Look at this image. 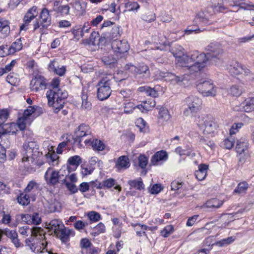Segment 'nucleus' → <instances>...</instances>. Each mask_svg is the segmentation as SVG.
Wrapping results in <instances>:
<instances>
[{
	"label": "nucleus",
	"mask_w": 254,
	"mask_h": 254,
	"mask_svg": "<svg viewBox=\"0 0 254 254\" xmlns=\"http://www.w3.org/2000/svg\"><path fill=\"white\" fill-rule=\"evenodd\" d=\"M178 66L184 67L185 73L181 76H178L170 72L160 73V79L164 78L165 80L171 81L174 83H179L185 80H189V75H192L195 74V72L191 71L189 67L192 66L193 59H192V54L190 56L184 54L176 61Z\"/></svg>",
	"instance_id": "1"
},
{
	"label": "nucleus",
	"mask_w": 254,
	"mask_h": 254,
	"mask_svg": "<svg viewBox=\"0 0 254 254\" xmlns=\"http://www.w3.org/2000/svg\"><path fill=\"white\" fill-rule=\"evenodd\" d=\"M59 83V79L54 78L51 82L52 89L48 91L46 94L48 104L53 107L55 113H58L61 109L63 108L65 99L68 96L67 92L62 91L58 88Z\"/></svg>",
	"instance_id": "2"
},
{
	"label": "nucleus",
	"mask_w": 254,
	"mask_h": 254,
	"mask_svg": "<svg viewBox=\"0 0 254 254\" xmlns=\"http://www.w3.org/2000/svg\"><path fill=\"white\" fill-rule=\"evenodd\" d=\"M32 236L25 240V244L28 246L32 252H35L37 249V252H39L41 247L40 245L44 247L43 250L45 249L48 243L42 242L41 241L45 240V232L40 227H35L31 229Z\"/></svg>",
	"instance_id": "3"
},
{
	"label": "nucleus",
	"mask_w": 254,
	"mask_h": 254,
	"mask_svg": "<svg viewBox=\"0 0 254 254\" xmlns=\"http://www.w3.org/2000/svg\"><path fill=\"white\" fill-rule=\"evenodd\" d=\"M195 122L199 129L203 130L204 135L210 136L215 135L218 126L211 119L207 116L201 115L195 119Z\"/></svg>",
	"instance_id": "4"
},
{
	"label": "nucleus",
	"mask_w": 254,
	"mask_h": 254,
	"mask_svg": "<svg viewBox=\"0 0 254 254\" xmlns=\"http://www.w3.org/2000/svg\"><path fill=\"white\" fill-rule=\"evenodd\" d=\"M192 59L193 63L192 66L189 68L191 71L195 72V73L200 71L203 68L207 65L210 58L206 54L199 53L197 51L192 53Z\"/></svg>",
	"instance_id": "5"
},
{
	"label": "nucleus",
	"mask_w": 254,
	"mask_h": 254,
	"mask_svg": "<svg viewBox=\"0 0 254 254\" xmlns=\"http://www.w3.org/2000/svg\"><path fill=\"white\" fill-rule=\"evenodd\" d=\"M113 79L108 77H105L100 80L97 84V97L101 101L108 99L110 96L112 90L111 86Z\"/></svg>",
	"instance_id": "6"
},
{
	"label": "nucleus",
	"mask_w": 254,
	"mask_h": 254,
	"mask_svg": "<svg viewBox=\"0 0 254 254\" xmlns=\"http://www.w3.org/2000/svg\"><path fill=\"white\" fill-rule=\"evenodd\" d=\"M187 108H185L183 114L186 117L192 115L197 112L202 104L201 99L196 96L191 95L186 99Z\"/></svg>",
	"instance_id": "7"
},
{
	"label": "nucleus",
	"mask_w": 254,
	"mask_h": 254,
	"mask_svg": "<svg viewBox=\"0 0 254 254\" xmlns=\"http://www.w3.org/2000/svg\"><path fill=\"white\" fill-rule=\"evenodd\" d=\"M23 147L22 162H26L30 159L33 162L36 156V154L38 153L37 143L34 141H28L24 143Z\"/></svg>",
	"instance_id": "8"
},
{
	"label": "nucleus",
	"mask_w": 254,
	"mask_h": 254,
	"mask_svg": "<svg viewBox=\"0 0 254 254\" xmlns=\"http://www.w3.org/2000/svg\"><path fill=\"white\" fill-rule=\"evenodd\" d=\"M198 91L204 96L214 97L217 93V87L211 80H203L197 84Z\"/></svg>",
	"instance_id": "9"
},
{
	"label": "nucleus",
	"mask_w": 254,
	"mask_h": 254,
	"mask_svg": "<svg viewBox=\"0 0 254 254\" xmlns=\"http://www.w3.org/2000/svg\"><path fill=\"white\" fill-rule=\"evenodd\" d=\"M64 176L62 170L58 171L49 167L45 173V179L48 184L55 186L58 183H61V180L63 179L62 177Z\"/></svg>",
	"instance_id": "10"
},
{
	"label": "nucleus",
	"mask_w": 254,
	"mask_h": 254,
	"mask_svg": "<svg viewBox=\"0 0 254 254\" xmlns=\"http://www.w3.org/2000/svg\"><path fill=\"white\" fill-rule=\"evenodd\" d=\"M40 18L41 19L40 23L36 21L34 24V30H36L38 28H40V32H42V29H47L51 23V17L49 14V11L46 8L42 9L40 14Z\"/></svg>",
	"instance_id": "11"
},
{
	"label": "nucleus",
	"mask_w": 254,
	"mask_h": 254,
	"mask_svg": "<svg viewBox=\"0 0 254 254\" xmlns=\"http://www.w3.org/2000/svg\"><path fill=\"white\" fill-rule=\"evenodd\" d=\"M91 134V129L88 125L82 124L79 125L76 129L74 132L73 139L75 142L80 144L82 137L87 136H90Z\"/></svg>",
	"instance_id": "12"
},
{
	"label": "nucleus",
	"mask_w": 254,
	"mask_h": 254,
	"mask_svg": "<svg viewBox=\"0 0 254 254\" xmlns=\"http://www.w3.org/2000/svg\"><path fill=\"white\" fill-rule=\"evenodd\" d=\"M207 51V55L210 58V60L214 61L215 59H219L221 55L222 54V50L219 44L217 43H211L206 48Z\"/></svg>",
	"instance_id": "13"
},
{
	"label": "nucleus",
	"mask_w": 254,
	"mask_h": 254,
	"mask_svg": "<svg viewBox=\"0 0 254 254\" xmlns=\"http://www.w3.org/2000/svg\"><path fill=\"white\" fill-rule=\"evenodd\" d=\"M112 48L117 56H120L122 54L127 52L129 46L126 41L118 40L117 39L112 42Z\"/></svg>",
	"instance_id": "14"
},
{
	"label": "nucleus",
	"mask_w": 254,
	"mask_h": 254,
	"mask_svg": "<svg viewBox=\"0 0 254 254\" xmlns=\"http://www.w3.org/2000/svg\"><path fill=\"white\" fill-rule=\"evenodd\" d=\"M47 86L46 79L42 76L37 75L30 82V89L34 92L45 89Z\"/></svg>",
	"instance_id": "15"
},
{
	"label": "nucleus",
	"mask_w": 254,
	"mask_h": 254,
	"mask_svg": "<svg viewBox=\"0 0 254 254\" xmlns=\"http://www.w3.org/2000/svg\"><path fill=\"white\" fill-rule=\"evenodd\" d=\"M228 70L232 75H236L240 74L247 75L250 70L237 62H234L228 67Z\"/></svg>",
	"instance_id": "16"
},
{
	"label": "nucleus",
	"mask_w": 254,
	"mask_h": 254,
	"mask_svg": "<svg viewBox=\"0 0 254 254\" xmlns=\"http://www.w3.org/2000/svg\"><path fill=\"white\" fill-rule=\"evenodd\" d=\"M170 50L173 55L176 58V61L184 54V49L180 45H176L170 49L169 44L165 43L160 46V50Z\"/></svg>",
	"instance_id": "17"
},
{
	"label": "nucleus",
	"mask_w": 254,
	"mask_h": 254,
	"mask_svg": "<svg viewBox=\"0 0 254 254\" xmlns=\"http://www.w3.org/2000/svg\"><path fill=\"white\" fill-rule=\"evenodd\" d=\"M24 191L31 195L32 201L36 199V196L39 191V185L35 181H30L24 190Z\"/></svg>",
	"instance_id": "18"
},
{
	"label": "nucleus",
	"mask_w": 254,
	"mask_h": 254,
	"mask_svg": "<svg viewBox=\"0 0 254 254\" xmlns=\"http://www.w3.org/2000/svg\"><path fill=\"white\" fill-rule=\"evenodd\" d=\"M120 35L119 26L114 24L109 31L102 33L101 38H103L106 41H113L114 38H117Z\"/></svg>",
	"instance_id": "19"
},
{
	"label": "nucleus",
	"mask_w": 254,
	"mask_h": 254,
	"mask_svg": "<svg viewBox=\"0 0 254 254\" xmlns=\"http://www.w3.org/2000/svg\"><path fill=\"white\" fill-rule=\"evenodd\" d=\"M74 232L64 226V228L60 230L56 234V236L60 238L63 243H66L69 240L70 236H74Z\"/></svg>",
	"instance_id": "20"
},
{
	"label": "nucleus",
	"mask_w": 254,
	"mask_h": 254,
	"mask_svg": "<svg viewBox=\"0 0 254 254\" xmlns=\"http://www.w3.org/2000/svg\"><path fill=\"white\" fill-rule=\"evenodd\" d=\"M10 32L8 21L3 18H0V37H6Z\"/></svg>",
	"instance_id": "21"
},
{
	"label": "nucleus",
	"mask_w": 254,
	"mask_h": 254,
	"mask_svg": "<svg viewBox=\"0 0 254 254\" xmlns=\"http://www.w3.org/2000/svg\"><path fill=\"white\" fill-rule=\"evenodd\" d=\"M64 226L62 222L58 219H54L51 220L47 225V229L51 231H53L56 235L60 229L63 228Z\"/></svg>",
	"instance_id": "22"
},
{
	"label": "nucleus",
	"mask_w": 254,
	"mask_h": 254,
	"mask_svg": "<svg viewBox=\"0 0 254 254\" xmlns=\"http://www.w3.org/2000/svg\"><path fill=\"white\" fill-rule=\"evenodd\" d=\"M208 169V165L205 164H201L199 165L198 166V170L195 172L196 178L199 181L204 180L206 176Z\"/></svg>",
	"instance_id": "23"
},
{
	"label": "nucleus",
	"mask_w": 254,
	"mask_h": 254,
	"mask_svg": "<svg viewBox=\"0 0 254 254\" xmlns=\"http://www.w3.org/2000/svg\"><path fill=\"white\" fill-rule=\"evenodd\" d=\"M69 166L67 167L68 173L70 172L74 171L81 163V159L78 156H74L70 157L68 159Z\"/></svg>",
	"instance_id": "24"
},
{
	"label": "nucleus",
	"mask_w": 254,
	"mask_h": 254,
	"mask_svg": "<svg viewBox=\"0 0 254 254\" xmlns=\"http://www.w3.org/2000/svg\"><path fill=\"white\" fill-rule=\"evenodd\" d=\"M130 166L128 158L127 156H121L117 160L116 166L117 169H127Z\"/></svg>",
	"instance_id": "25"
},
{
	"label": "nucleus",
	"mask_w": 254,
	"mask_h": 254,
	"mask_svg": "<svg viewBox=\"0 0 254 254\" xmlns=\"http://www.w3.org/2000/svg\"><path fill=\"white\" fill-rule=\"evenodd\" d=\"M82 103L81 109L85 111H88L91 109L92 104L88 100V95L87 91L83 90L81 95Z\"/></svg>",
	"instance_id": "26"
},
{
	"label": "nucleus",
	"mask_w": 254,
	"mask_h": 254,
	"mask_svg": "<svg viewBox=\"0 0 254 254\" xmlns=\"http://www.w3.org/2000/svg\"><path fill=\"white\" fill-rule=\"evenodd\" d=\"M102 61L110 68H114L117 66L118 63L117 59L113 55H106L102 57Z\"/></svg>",
	"instance_id": "27"
},
{
	"label": "nucleus",
	"mask_w": 254,
	"mask_h": 254,
	"mask_svg": "<svg viewBox=\"0 0 254 254\" xmlns=\"http://www.w3.org/2000/svg\"><path fill=\"white\" fill-rule=\"evenodd\" d=\"M244 111L250 113L254 111V97H249L245 100L242 103Z\"/></svg>",
	"instance_id": "28"
},
{
	"label": "nucleus",
	"mask_w": 254,
	"mask_h": 254,
	"mask_svg": "<svg viewBox=\"0 0 254 254\" xmlns=\"http://www.w3.org/2000/svg\"><path fill=\"white\" fill-rule=\"evenodd\" d=\"M248 147V142L245 138H242L237 140L236 149L238 153L242 154L247 149Z\"/></svg>",
	"instance_id": "29"
},
{
	"label": "nucleus",
	"mask_w": 254,
	"mask_h": 254,
	"mask_svg": "<svg viewBox=\"0 0 254 254\" xmlns=\"http://www.w3.org/2000/svg\"><path fill=\"white\" fill-rule=\"evenodd\" d=\"M223 203V201L217 198H212L207 201L202 206V208H219Z\"/></svg>",
	"instance_id": "30"
},
{
	"label": "nucleus",
	"mask_w": 254,
	"mask_h": 254,
	"mask_svg": "<svg viewBox=\"0 0 254 254\" xmlns=\"http://www.w3.org/2000/svg\"><path fill=\"white\" fill-rule=\"evenodd\" d=\"M249 188L248 184L245 182H242L238 184L237 187L234 190L233 194H244L246 193Z\"/></svg>",
	"instance_id": "31"
},
{
	"label": "nucleus",
	"mask_w": 254,
	"mask_h": 254,
	"mask_svg": "<svg viewBox=\"0 0 254 254\" xmlns=\"http://www.w3.org/2000/svg\"><path fill=\"white\" fill-rule=\"evenodd\" d=\"M32 201V198L31 195L27 193L23 192L20 193V194L17 197L18 202L22 205H27L30 202Z\"/></svg>",
	"instance_id": "32"
},
{
	"label": "nucleus",
	"mask_w": 254,
	"mask_h": 254,
	"mask_svg": "<svg viewBox=\"0 0 254 254\" xmlns=\"http://www.w3.org/2000/svg\"><path fill=\"white\" fill-rule=\"evenodd\" d=\"M58 4L59 3L58 2L54 3V10L55 11L63 15H67L69 13L70 7L68 5H60L58 6Z\"/></svg>",
	"instance_id": "33"
},
{
	"label": "nucleus",
	"mask_w": 254,
	"mask_h": 254,
	"mask_svg": "<svg viewBox=\"0 0 254 254\" xmlns=\"http://www.w3.org/2000/svg\"><path fill=\"white\" fill-rule=\"evenodd\" d=\"M15 127L16 125L14 123L10 124V125H0V134H5L10 132L15 133V131L12 130V128H15Z\"/></svg>",
	"instance_id": "34"
},
{
	"label": "nucleus",
	"mask_w": 254,
	"mask_h": 254,
	"mask_svg": "<svg viewBox=\"0 0 254 254\" xmlns=\"http://www.w3.org/2000/svg\"><path fill=\"white\" fill-rule=\"evenodd\" d=\"M171 118L168 110L165 108L160 109V123L162 124L167 122Z\"/></svg>",
	"instance_id": "35"
},
{
	"label": "nucleus",
	"mask_w": 254,
	"mask_h": 254,
	"mask_svg": "<svg viewBox=\"0 0 254 254\" xmlns=\"http://www.w3.org/2000/svg\"><path fill=\"white\" fill-rule=\"evenodd\" d=\"M61 184H64L71 193L73 194L77 192L78 189L74 183L67 181V176L61 180Z\"/></svg>",
	"instance_id": "36"
},
{
	"label": "nucleus",
	"mask_w": 254,
	"mask_h": 254,
	"mask_svg": "<svg viewBox=\"0 0 254 254\" xmlns=\"http://www.w3.org/2000/svg\"><path fill=\"white\" fill-rule=\"evenodd\" d=\"M244 92L243 87L240 85H235L231 87L229 93L234 97L240 96Z\"/></svg>",
	"instance_id": "37"
},
{
	"label": "nucleus",
	"mask_w": 254,
	"mask_h": 254,
	"mask_svg": "<svg viewBox=\"0 0 254 254\" xmlns=\"http://www.w3.org/2000/svg\"><path fill=\"white\" fill-rule=\"evenodd\" d=\"M138 90L141 92L145 93L147 95L152 97H156L158 96L157 91L153 88L148 86H142L138 88Z\"/></svg>",
	"instance_id": "38"
},
{
	"label": "nucleus",
	"mask_w": 254,
	"mask_h": 254,
	"mask_svg": "<svg viewBox=\"0 0 254 254\" xmlns=\"http://www.w3.org/2000/svg\"><path fill=\"white\" fill-rule=\"evenodd\" d=\"M128 184L130 186V189L134 188L139 190L144 189V186L141 178H139L138 180H129L128 182Z\"/></svg>",
	"instance_id": "39"
},
{
	"label": "nucleus",
	"mask_w": 254,
	"mask_h": 254,
	"mask_svg": "<svg viewBox=\"0 0 254 254\" xmlns=\"http://www.w3.org/2000/svg\"><path fill=\"white\" fill-rule=\"evenodd\" d=\"M10 53L12 54L17 51H20L22 48L21 41L20 39H17L15 42H13L11 45L9 47Z\"/></svg>",
	"instance_id": "40"
},
{
	"label": "nucleus",
	"mask_w": 254,
	"mask_h": 254,
	"mask_svg": "<svg viewBox=\"0 0 254 254\" xmlns=\"http://www.w3.org/2000/svg\"><path fill=\"white\" fill-rule=\"evenodd\" d=\"M36 16V15H33L31 14L30 12H27L24 17V23H23L20 26V30H26V27L28 25V24L35 18Z\"/></svg>",
	"instance_id": "41"
},
{
	"label": "nucleus",
	"mask_w": 254,
	"mask_h": 254,
	"mask_svg": "<svg viewBox=\"0 0 254 254\" xmlns=\"http://www.w3.org/2000/svg\"><path fill=\"white\" fill-rule=\"evenodd\" d=\"M87 216L88 218L93 222H98L101 219L100 213L94 211H89L88 212Z\"/></svg>",
	"instance_id": "42"
},
{
	"label": "nucleus",
	"mask_w": 254,
	"mask_h": 254,
	"mask_svg": "<svg viewBox=\"0 0 254 254\" xmlns=\"http://www.w3.org/2000/svg\"><path fill=\"white\" fill-rule=\"evenodd\" d=\"M91 145L93 148L97 151H102L105 149V145L100 140L93 139Z\"/></svg>",
	"instance_id": "43"
},
{
	"label": "nucleus",
	"mask_w": 254,
	"mask_h": 254,
	"mask_svg": "<svg viewBox=\"0 0 254 254\" xmlns=\"http://www.w3.org/2000/svg\"><path fill=\"white\" fill-rule=\"evenodd\" d=\"M234 143V140L231 136L229 138L225 139L223 140V141L221 143V146L226 149H230L233 147Z\"/></svg>",
	"instance_id": "44"
},
{
	"label": "nucleus",
	"mask_w": 254,
	"mask_h": 254,
	"mask_svg": "<svg viewBox=\"0 0 254 254\" xmlns=\"http://www.w3.org/2000/svg\"><path fill=\"white\" fill-rule=\"evenodd\" d=\"M74 9L80 13H83L86 8V4L84 2L81 3L79 1H76L72 4Z\"/></svg>",
	"instance_id": "45"
},
{
	"label": "nucleus",
	"mask_w": 254,
	"mask_h": 254,
	"mask_svg": "<svg viewBox=\"0 0 254 254\" xmlns=\"http://www.w3.org/2000/svg\"><path fill=\"white\" fill-rule=\"evenodd\" d=\"M55 62H51L49 65L51 69H53L54 70V71L59 75H60V76L63 75L64 74L65 71V67H64V66H62L61 67H58V68H56L55 67Z\"/></svg>",
	"instance_id": "46"
},
{
	"label": "nucleus",
	"mask_w": 254,
	"mask_h": 254,
	"mask_svg": "<svg viewBox=\"0 0 254 254\" xmlns=\"http://www.w3.org/2000/svg\"><path fill=\"white\" fill-rule=\"evenodd\" d=\"M244 126L243 123H238L234 124L229 130V133L231 136L237 133L240 128Z\"/></svg>",
	"instance_id": "47"
},
{
	"label": "nucleus",
	"mask_w": 254,
	"mask_h": 254,
	"mask_svg": "<svg viewBox=\"0 0 254 254\" xmlns=\"http://www.w3.org/2000/svg\"><path fill=\"white\" fill-rule=\"evenodd\" d=\"M142 103L143 104V110L145 111L151 110L156 104V102L154 99H150L148 101H144Z\"/></svg>",
	"instance_id": "48"
},
{
	"label": "nucleus",
	"mask_w": 254,
	"mask_h": 254,
	"mask_svg": "<svg viewBox=\"0 0 254 254\" xmlns=\"http://www.w3.org/2000/svg\"><path fill=\"white\" fill-rule=\"evenodd\" d=\"M114 23L111 22V21H105L101 27V32L102 33H105L106 32L109 31V30H110L111 27L114 26Z\"/></svg>",
	"instance_id": "49"
},
{
	"label": "nucleus",
	"mask_w": 254,
	"mask_h": 254,
	"mask_svg": "<svg viewBox=\"0 0 254 254\" xmlns=\"http://www.w3.org/2000/svg\"><path fill=\"white\" fill-rule=\"evenodd\" d=\"M124 70L133 75H136L137 66L131 63L126 64L124 66Z\"/></svg>",
	"instance_id": "50"
},
{
	"label": "nucleus",
	"mask_w": 254,
	"mask_h": 254,
	"mask_svg": "<svg viewBox=\"0 0 254 254\" xmlns=\"http://www.w3.org/2000/svg\"><path fill=\"white\" fill-rule=\"evenodd\" d=\"M138 162L139 166L142 169H144L147 164L148 159L144 155H140L138 157Z\"/></svg>",
	"instance_id": "51"
},
{
	"label": "nucleus",
	"mask_w": 254,
	"mask_h": 254,
	"mask_svg": "<svg viewBox=\"0 0 254 254\" xmlns=\"http://www.w3.org/2000/svg\"><path fill=\"white\" fill-rule=\"evenodd\" d=\"M12 54L10 53L9 48L7 45H3L0 46V57H4Z\"/></svg>",
	"instance_id": "52"
},
{
	"label": "nucleus",
	"mask_w": 254,
	"mask_h": 254,
	"mask_svg": "<svg viewBox=\"0 0 254 254\" xmlns=\"http://www.w3.org/2000/svg\"><path fill=\"white\" fill-rule=\"evenodd\" d=\"M174 231V228L172 225H168L166 226L163 230L161 232V235L165 238L167 237Z\"/></svg>",
	"instance_id": "53"
},
{
	"label": "nucleus",
	"mask_w": 254,
	"mask_h": 254,
	"mask_svg": "<svg viewBox=\"0 0 254 254\" xmlns=\"http://www.w3.org/2000/svg\"><path fill=\"white\" fill-rule=\"evenodd\" d=\"M94 229L97 231V232H94L93 233L95 236L98 235L100 233H104L106 230L105 226L104 224L102 222H100L97 224Z\"/></svg>",
	"instance_id": "54"
},
{
	"label": "nucleus",
	"mask_w": 254,
	"mask_h": 254,
	"mask_svg": "<svg viewBox=\"0 0 254 254\" xmlns=\"http://www.w3.org/2000/svg\"><path fill=\"white\" fill-rule=\"evenodd\" d=\"M135 108L136 107H134V105L132 103H126L124 107V113L127 114H131Z\"/></svg>",
	"instance_id": "55"
},
{
	"label": "nucleus",
	"mask_w": 254,
	"mask_h": 254,
	"mask_svg": "<svg viewBox=\"0 0 254 254\" xmlns=\"http://www.w3.org/2000/svg\"><path fill=\"white\" fill-rule=\"evenodd\" d=\"M90 24L89 23L85 22L84 23V25H83L82 27L81 28H78L77 29V32H79L80 33V35L83 37L84 35V34L85 33H88L89 32V30L90 29Z\"/></svg>",
	"instance_id": "56"
},
{
	"label": "nucleus",
	"mask_w": 254,
	"mask_h": 254,
	"mask_svg": "<svg viewBox=\"0 0 254 254\" xmlns=\"http://www.w3.org/2000/svg\"><path fill=\"white\" fill-rule=\"evenodd\" d=\"M70 139L66 138V140L63 141L59 143L57 148V154H62L63 151V149L65 147L66 145H68L69 142H70Z\"/></svg>",
	"instance_id": "57"
},
{
	"label": "nucleus",
	"mask_w": 254,
	"mask_h": 254,
	"mask_svg": "<svg viewBox=\"0 0 254 254\" xmlns=\"http://www.w3.org/2000/svg\"><path fill=\"white\" fill-rule=\"evenodd\" d=\"M168 158V154L166 151L160 150V165L167 161Z\"/></svg>",
	"instance_id": "58"
},
{
	"label": "nucleus",
	"mask_w": 254,
	"mask_h": 254,
	"mask_svg": "<svg viewBox=\"0 0 254 254\" xmlns=\"http://www.w3.org/2000/svg\"><path fill=\"white\" fill-rule=\"evenodd\" d=\"M234 239L232 237H228L226 239H222L219 242H217V245L219 246H223L226 245H228L234 241Z\"/></svg>",
	"instance_id": "59"
},
{
	"label": "nucleus",
	"mask_w": 254,
	"mask_h": 254,
	"mask_svg": "<svg viewBox=\"0 0 254 254\" xmlns=\"http://www.w3.org/2000/svg\"><path fill=\"white\" fill-rule=\"evenodd\" d=\"M35 111L34 107L29 106L23 113V117L25 119L28 118Z\"/></svg>",
	"instance_id": "60"
},
{
	"label": "nucleus",
	"mask_w": 254,
	"mask_h": 254,
	"mask_svg": "<svg viewBox=\"0 0 254 254\" xmlns=\"http://www.w3.org/2000/svg\"><path fill=\"white\" fill-rule=\"evenodd\" d=\"M115 181L114 179L110 178L103 182V188L106 187L110 188L115 185Z\"/></svg>",
	"instance_id": "61"
},
{
	"label": "nucleus",
	"mask_w": 254,
	"mask_h": 254,
	"mask_svg": "<svg viewBox=\"0 0 254 254\" xmlns=\"http://www.w3.org/2000/svg\"><path fill=\"white\" fill-rule=\"evenodd\" d=\"M59 156L56 153H53L50 155V160L49 163H51L52 165H57L59 163Z\"/></svg>",
	"instance_id": "62"
},
{
	"label": "nucleus",
	"mask_w": 254,
	"mask_h": 254,
	"mask_svg": "<svg viewBox=\"0 0 254 254\" xmlns=\"http://www.w3.org/2000/svg\"><path fill=\"white\" fill-rule=\"evenodd\" d=\"M148 70V67L144 64L140 65L137 67L136 74L145 73Z\"/></svg>",
	"instance_id": "63"
},
{
	"label": "nucleus",
	"mask_w": 254,
	"mask_h": 254,
	"mask_svg": "<svg viewBox=\"0 0 254 254\" xmlns=\"http://www.w3.org/2000/svg\"><path fill=\"white\" fill-rule=\"evenodd\" d=\"M183 186L182 183L177 181H174L171 183V189L174 190H178L182 188Z\"/></svg>",
	"instance_id": "64"
}]
</instances>
